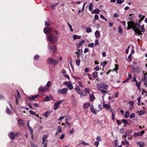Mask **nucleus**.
Returning <instances> with one entry per match:
<instances>
[{
    "instance_id": "obj_1",
    "label": "nucleus",
    "mask_w": 147,
    "mask_h": 147,
    "mask_svg": "<svg viewBox=\"0 0 147 147\" xmlns=\"http://www.w3.org/2000/svg\"><path fill=\"white\" fill-rule=\"evenodd\" d=\"M127 30L132 29L133 30H135V28L136 27L138 28L140 27V22H138L136 23L132 21L128 22Z\"/></svg>"
},
{
    "instance_id": "obj_2",
    "label": "nucleus",
    "mask_w": 147,
    "mask_h": 147,
    "mask_svg": "<svg viewBox=\"0 0 147 147\" xmlns=\"http://www.w3.org/2000/svg\"><path fill=\"white\" fill-rule=\"evenodd\" d=\"M46 38L47 40L52 44L57 43L58 40V37L57 36L51 34H49L47 35Z\"/></svg>"
},
{
    "instance_id": "obj_3",
    "label": "nucleus",
    "mask_w": 147,
    "mask_h": 147,
    "mask_svg": "<svg viewBox=\"0 0 147 147\" xmlns=\"http://www.w3.org/2000/svg\"><path fill=\"white\" fill-rule=\"evenodd\" d=\"M47 62L53 66L57 65L59 62V60L57 59H54L51 57H49L47 59Z\"/></svg>"
},
{
    "instance_id": "obj_4",
    "label": "nucleus",
    "mask_w": 147,
    "mask_h": 147,
    "mask_svg": "<svg viewBox=\"0 0 147 147\" xmlns=\"http://www.w3.org/2000/svg\"><path fill=\"white\" fill-rule=\"evenodd\" d=\"M48 49L50 53H53V54L57 52L56 47L50 44H48Z\"/></svg>"
},
{
    "instance_id": "obj_5",
    "label": "nucleus",
    "mask_w": 147,
    "mask_h": 147,
    "mask_svg": "<svg viewBox=\"0 0 147 147\" xmlns=\"http://www.w3.org/2000/svg\"><path fill=\"white\" fill-rule=\"evenodd\" d=\"M108 86L106 85L103 83L97 84V88L98 89L101 88L107 89L108 88Z\"/></svg>"
},
{
    "instance_id": "obj_6",
    "label": "nucleus",
    "mask_w": 147,
    "mask_h": 147,
    "mask_svg": "<svg viewBox=\"0 0 147 147\" xmlns=\"http://www.w3.org/2000/svg\"><path fill=\"white\" fill-rule=\"evenodd\" d=\"M18 134L19 133H17L15 134L14 132H12L8 134V136L11 140H13L15 138L16 136L18 135Z\"/></svg>"
},
{
    "instance_id": "obj_7",
    "label": "nucleus",
    "mask_w": 147,
    "mask_h": 147,
    "mask_svg": "<svg viewBox=\"0 0 147 147\" xmlns=\"http://www.w3.org/2000/svg\"><path fill=\"white\" fill-rule=\"evenodd\" d=\"M68 91L67 89L64 88L61 90L59 89H58L57 91V92L58 93H61L62 94H66Z\"/></svg>"
},
{
    "instance_id": "obj_8",
    "label": "nucleus",
    "mask_w": 147,
    "mask_h": 147,
    "mask_svg": "<svg viewBox=\"0 0 147 147\" xmlns=\"http://www.w3.org/2000/svg\"><path fill=\"white\" fill-rule=\"evenodd\" d=\"M62 101H63V100H60L59 101H56L54 105V110H56L59 107L60 104L62 102Z\"/></svg>"
},
{
    "instance_id": "obj_9",
    "label": "nucleus",
    "mask_w": 147,
    "mask_h": 147,
    "mask_svg": "<svg viewBox=\"0 0 147 147\" xmlns=\"http://www.w3.org/2000/svg\"><path fill=\"white\" fill-rule=\"evenodd\" d=\"M136 27L135 28V30H134L135 32L134 34L136 36H139L140 35H142L141 31Z\"/></svg>"
},
{
    "instance_id": "obj_10",
    "label": "nucleus",
    "mask_w": 147,
    "mask_h": 147,
    "mask_svg": "<svg viewBox=\"0 0 147 147\" xmlns=\"http://www.w3.org/2000/svg\"><path fill=\"white\" fill-rule=\"evenodd\" d=\"M144 133V131L143 130L141 131L140 132H138L134 133L133 134L134 137L136 138L138 136H142Z\"/></svg>"
},
{
    "instance_id": "obj_11",
    "label": "nucleus",
    "mask_w": 147,
    "mask_h": 147,
    "mask_svg": "<svg viewBox=\"0 0 147 147\" xmlns=\"http://www.w3.org/2000/svg\"><path fill=\"white\" fill-rule=\"evenodd\" d=\"M53 30L49 27H45L44 29V32L45 34H48L50 33Z\"/></svg>"
},
{
    "instance_id": "obj_12",
    "label": "nucleus",
    "mask_w": 147,
    "mask_h": 147,
    "mask_svg": "<svg viewBox=\"0 0 147 147\" xmlns=\"http://www.w3.org/2000/svg\"><path fill=\"white\" fill-rule=\"evenodd\" d=\"M90 108L91 111L93 113L95 114H96L97 111H98L96 109L94 108L93 105L92 104H90Z\"/></svg>"
},
{
    "instance_id": "obj_13",
    "label": "nucleus",
    "mask_w": 147,
    "mask_h": 147,
    "mask_svg": "<svg viewBox=\"0 0 147 147\" xmlns=\"http://www.w3.org/2000/svg\"><path fill=\"white\" fill-rule=\"evenodd\" d=\"M64 84L66 85L69 88V89L71 90L73 88V85L71 82H65Z\"/></svg>"
},
{
    "instance_id": "obj_14",
    "label": "nucleus",
    "mask_w": 147,
    "mask_h": 147,
    "mask_svg": "<svg viewBox=\"0 0 147 147\" xmlns=\"http://www.w3.org/2000/svg\"><path fill=\"white\" fill-rule=\"evenodd\" d=\"M41 96V95L40 94H38L35 95L31 97H29L28 99L30 100H34L35 98L40 97Z\"/></svg>"
},
{
    "instance_id": "obj_15",
    "label": "nucleus",
    "mask_w": 147,
    "mask_h": 147,
    "mask_svg": "<svg viewBox=\"0 0 147 147\" xmlns=\"http://www.w3.org/2000/svg\"><path fill=\"white\" fill-rule=\"evenodd\" d=\"M96 38H99L100 37V34L99 31L98 30H96L94 33Z\"/></svg>"
},
{
    "instance_id": "obj_16",
    "label": "nucleus",
    "mask_w": 147,
    "mask_h": 147,
    "mask_svg": "<svg viewBox=\"0 0 147 147\" xmlns=\"http://www.w3.org/2000/svg\"><path fill=\"white\" fill-rule=\"evenodd\" d=\"M47 135L45 134L44 135L43 137L42 138V144H43L44 143H45V142L46 139H47Z\"/></svg>"
},
{
    "instance_id": "obj_17",
    "label": "nucleus",
    "mask_w": 147,
    "mask_h": 147,
    "mask_svg": "<svg viewBox=\"0 0 147 147\" xmlns=\"http://www.w3.org/2000/svg\"><path fill=\"white\" fill-rule=\"evenodd\" d=\"M137 144L140 146V147H144L145 146L144 142H138Z\"/></svg>"
},
{
    "instance_id": "obj_18",
    "label": "nucleus",
    "mask_w": 147,
    "mask_h": 147,
    "mask_svg": "<svg viewBox=\"0 0 147 147\" xmlns=\"http://www.w3.org/2000/svg\"><path fill=\"white\" fill-rule=\"evenodd\" d=\"M90 105V104L89 102L86 103H84L83 105V107L84 109H87L88 108Z\"/></svg>"
},
{
    "instance_id": "obj_19",
    "label": "nucleus",
    "mask_w": 147,
    "mask_h": 147,
    "mask_svg": "<svg viewBox=\"0 0 147 147\" xmlns=\"http://www.w3.org/2000/svg\"><path fill=\"white\" fill-rule=\"evenodd\" d=\"M100 11V10L98 9H96L93 10L92 11V14H99V11Z\"/></svg>"
},
{
    "instance_id": "obj_20",
    "label": "nucleus",
    "mask_w": 147,
    "mask_h": 147,
    "mask_svg": "<svg viewBox=\"0 0 147 147\" xmlns=\"http://www.w3.org/2000/svg\"><path fill=\"white\" fill-rule=\"evenodd\" d=\"M73 38L74 40L79 39H80L81 37L80 36H78L76 35H74L73 36Z\"/></svg>"
},
{
    "instance_id": "obj_21",
    "label": "nucleus",
    "mask_w": 147,
    "mask_h": 147,
    "mask_svg": "<svg viewBox=\"0 0 147 147\" xmlns=\"http://www.w3.org/2000/svg\"><path fill=\"white\" fill-rule=\"evenodd\" d=\"M45 89H46V87H45L44 88L43 86H41L38 89V91L39 92H43L45 91Z\"/></svg>"
},
{
    "instance_id": "obj_22",
    "label": "nucleus",
    "mask_w": 147,
    "mask_h": 147,
    "mask_svg": "<svg viewBox=\"0 0 147 147\" xmlns=\"http://www.w3.org/2000/svg\"><path fill=\"white\" fill-rule=\"evenodd\" d=\"M138 17L140 18V19L139 20L140 21H139L138 22H140V21H142L144 20L145 18V16H142V14H139L138 15Z\"/></svg>"
},
{
    "instance_id": "obj_23",
    "label": "nucleus",
    "mask_w": 147,
    "mask_h": 147,
    "mask_svg": "<svg viewBox=\"0 0 147 147\" xmlns=\"http://www.w3.org/2000/svg\"><path fill=\"white\" fill-rule=\"evenodd\" d=\"M103 107H105V109H109L111 107L110 105L107 104H105V103H103Z\"/></svg>"
},
{
    "instance_id": "obj_24",
    "label": "nucleus",
    "mask_w": 147,
    "mask_h": 147,
    "mask_svg": "<svg viewBox=\"0 0 147 147\" xmlns=\"http://www.w3.org/2000/svg\"><path fill=\"white\" fill-rule=\"evenodd\" d=\"M98 76V72L95 71L92 73V76L95 78H96Z\"/></svg>"
},
{
    "instance_id": "obj_25",
    "label": "nucleus",
    "mask_w": 147,
    "mask_h": 147,
    "mask_svg": "<svg viewBox=\"0 0 147 147\" xmlns=\"http://www.w3.org/2000/svg\"><path fill=\"white\" fill-rule=\"evenodd\" d=\"M57 133L62 132V128L60 126H58L57 128Z\"/></svg>"
},
{
    "instance_id": "obj_26",
    "label": "nucleus",
    "mask_w": 147,
    "mask_h": 147,
    "mask_svg": "<svg viewBox=\"0 0 147 147\" xmlns=\"http://www.w3.org/2000/svg\"><path fill=\"white\" fill-rule=\"evenodd\" d=\"M83 90H80L79 92H78V94L80 95L81 97H82L83 96H86V94H84L83 93Z\"/></svg>"
},
{
    "instance_id": "obj_27",
    "label": "nucleus",
    "mask_w": 147,
    "mask_h": 147,
    "mask_svg": "<svg viewBox=\"0 0 147 147\" xmlns=\"http://www.w3.org/2000/svg\"><path fill=\"white\" fill-rule=\"evenodd\" d=\"M93 4L92 3H90L88 6V9L89 10L91 11L93 9Z\"/></svg>"
},
{
    "instance_id": "obj_28",
    "label": "nucleus",
    "mask_w": 147,
    "mask_h": 147,
    "mask_svg": "<svg viewBox=\"0 0 147 147\" xmlns=\"http://www.w3.org/2000/svg\"><path fill=\"white\" fill-rule=\"evenodd\" d=\"M50 112L49 111H47L46 112V113H45L44 114V115L45 117H47L48 116L50 115Z\"/></svg>"
},
{
    "instance_id": "obj_29",
    "label": "nucleus",
    "mask_w": 147,
    "mask_h": 147,
    "mask_svg": "<svg viewBox=\"0 0 147 147\" xmlns=\"http://www.w3.org/2000/svg\"><path fill=\"white\" fill-rule=\"evenodd\" d=\"M18 122L21 125H24V122L21 119H19L18 121Z\"/></svg>"
},
{
    "instance_id": "obj_30",
    "label": "nucleus",
    "mask_w": 147,
    "mask_h": 147,
    "mask_svg": "<svg viewBox=\"0 0 147 147\" xmlns=\"http://www.w3.org/2000/svg\"><path fill=\"white\" fill-rule=\"evenodd\" d=\"M129 115V111H127L125 113V118H127Z\"/></svg>"
},
{
    "instance_id": "obj_31",
    "label": "nucleus",
    "mask_w": 147,
    "mask_h": 147,
    "mask_svg": "<svg viewBox=\"0 0 147 147\" xmlns=\"http://www.w3.org/2000/svg\"><path fill=\"white\" fill-rule=\"evenodd\" d=\"M116 112L115 111H114L113 112L112 114V119L113 120H115V114Z\"/></svg>"
},
{
    "instance_id": "obj_32",
    "label": "nucleus",
    "mask_w": 147,
    "mask_h": 147,
    "mask_svg": "<svg viewBox=\"0 0 147 147\" xmlns=\"http://www.w3.org/2000/svg\"><path fill=\"white\" fill-rule=\"evenodd\" d=\"M145 111L144 110H141L139 112L138 115H144L145 113Z\"/></svg>"
},
{
    "instance_id": "obj_33",
    "label": "nucleus",
    "mask_w": 147,
    "mask_h": 147,
    "mask_svg": "<svg viewBox=\"0 0 147 147\" xmlns=\"http://www.w3.org/2000/svg\"><path fill=\"white\" fill-rule=\"evenodd\" d=\"M6 111L8 115H10L11 114V111L7 107H6Z\"/></svg>"
},
{
    "instance_id": "obj_34",
    "label": "nucleus",
    "mask_w": 147,
    "mask_h": 147,
    "mask_svg": "<svg viewBox=\"0 0 147 147\" xmlns=\"http://www.w3.org/2000/svg\"><path fill=\"white\" fill-rule=\"evenodd\" d=\"M121 144H125L127 145H129L128 141H126V140L122 141L121 142Z\"/></svg>"
},
{
    "instance_id": "obj_35",
    "label": "nucleus",
    "mask_w": 147,
    "mask_h": 147,
    "mask_svg": "<svg viewBox=\"0 0 147 147\" xmlns=\"http://www.w3.org/2000/svg\"><path fill=\"white\" fill-rule=\"evenodd\" d=\"M140 28L142 32H144L145 31V29L144 28V24L141 26Z\"/></svg>"
},
{
    "instance_id": "obj_36",
    "label": "nucleus",
    "mask_w": 147,
    "mask_h": 147,
    "mask_svg": "<svg viewBox=\"0 0 147 147\" xmlns=\"http://www.w3.org/2000/svg\"><path fill=\"white\" fill-rule=\"evenodd\" d=\"M80 60L79 59H78L76 60V65H77L78 66H79L80 63Z\"/></svg>"
},
{
    "instance_id": "obj_37",
    "label": "nucleus",
    "mask_w": 147,
    "mask_h": 147,
    "mask_svg": "<svg viewBox=\"0 0 147 147\" xmlns=\"http://www.w3.org/2000/svg\"><path fill=\"white\" fill-rule=\"evenodd\" d=\"M39 58V55H36L34 56V59L35 60H37Z\"/></svg>"
},
{
    "instance_id": "obj_38",
    "label": "nucleus",
    "mask_w": 147,
    "mask_h": 147,
    "mask_svg": "<svg viewBox=\"0 0 147 147\" xmlns=\"http://www.w3.org/2000/svg\"><path fill=\"white\" fill-rule=\"evenodd\" d=\"M90 100H93L95 99V97L93 94H92L90 96Z\"/></svg>"
},
{
    "instance_id": "obj_39",
    "label": "nucleus",
    "mask_w": 147,
    "mask_h": 147,
    "mask_svg": "<svg viewBox=\"0 0 147 147\" xmlns=\"http://www.w3.org/2000/svg\"><path fill=\"white\" fill-rule=\"evenodd\" d=\"M50 100V97L49 96H46L45 99V100L44 101H48Z\"/></svg>"
},
{
    "instance_id": "obj_40",
    "label": "nucleus",
    "mask_w": 147,
    "mask_h": 147,
    "mask_svg": "<svg viewBox=\"0 0 147 147\" xmlns=\"http://www.w3.org/2000/svg\"><path fill=\"white\" fill-rule=\"evenodd\" d=\"M67 24L70 30H71V31L72 32H73V29L72 28V26H71V24H70L68 22L67 23Z\"/></svg>"
},
{
    "instance_id": "obj_41",
    "label": "nucleus",
    "mask_w": 147,
    "mask_h": 147,
    "mask_svg": "<svg viewBox=\"0 0 147 147\" xmlns=\"http://www.w3.org/2000/svg\"><path fill=\"white\" fill-rule=\"evenodd\" d=\"M123 30L121 29L120 26H119L118 28V32L120 33H121L122 32Z\"/></svg>"
},
{
    "instance_id": "obj_42",
    "label": "nucleus",
    "mask_w": 147,
    "mask_h": 147,
    "mask_svg": "<svg viewBox=\"0 0 147 147\" xmlns=\"http://www.w3.org/2000/svg\"><path fill=\"white\" fill-rule=\"evenodd\" d=\"M86 32L87 33H89L92 32V29L90 28H88L86 30Z\"/></svg>"
},
{
    "instance_id": "obj_43",
    "label": "nucleus",
    "mask_w": 147,
    "mask_h": 147,
    "mask_svg": "<svg viewBox=\"0 0 147 147\" xmlns=\"http://www.w3.org/2000/svg\"><path fill=\"white\" fill-rule=\"evenodd\" d=\"M51 85V82L50 81H49L46 84V87H49Z\"/></svg>"
},
{
    "instance_id": "obj_44",
    "label": "nucleus",
    "mask_w": 147,
    "mask_h": 147,
    "mask_svg": "<svg viewBox=\"0 0 147 147\" xmlns=\"http://www.w3.org/2000/svg\"><path fill=\"white\" fill-rule=\"evenodd\" d=\"M81 143H82V144H83L84 145H86V146H87L88 145V143H87L86 142L84 141H82L81 142V143H80L79 144V145H80Z\"/></svg>"
},
{
    "instance_id": "obj_45",
    "label": "nucleus",
    "mask_w": 147,
    "mask_h": 147,
    "mask_svg": "<svg viewBox=\"0 0 147 147\" xmlns=\"http://www.w3.org/2000/svg\"><path fill=\"white\" fill-rule=\"evenodd\" d=\"M28 128L29 129V130L30 131V134H33V129L32 127H28Z\"/></svg>"
},
{
    "instance_id": "obj_46",
    "label": "nucleus",
    "mask_w": 147,
    "mask_h": 147,
    "mask_svg": "<svg viewBox=\"0 0 147 147\" xmlns=\"http://www.w3.org/2000/svg\"><path fill=\"white\" fill-rule=\"evenodd\" d=\"M141 84V82H139L138 83L137 82H136V85L138 87V88H140V85Z\"/></svg>"
},
{
    "instance_id": "obj_47",
    "label": "nucleus",
    "mask_w": 147,
    "mask_h": 147,
    "mask_svg": "<svg viewBox=\"0 0 147 147\" xmlns=\"http://www.w3.org/2000/svg\"><path fill=\"white\" fill-rule=\"evenodd\" d=\"M135 117V114L134 113H132L129 116V118L130 119L133 118Z\"/></svg>"
},
{
    "instance_id": "obj_48",
    "label": "nucleus",
    "mask_w": 147,
    "mask_h": 147,
    "mask_svg": "<svg viewBox=\"0 0 147 147\" xmlns=\"http://www.w3.org/2000/svg\"><path fill=\"white\" fill-rule=\"evenodd\" d=\"M85 41L84 40H82L78 44L80 46L82 45L84 42Z\"/></svg>"
},
{
    "instance_id": "obj_49",
    "label": "nucleus",
    "mask_w": 147,
    "mask_h": 147,
    "mask_svg": "<svg viewBox=\"0 0 147 147\" xmlns=\"http://www.w3.org/2000/svg\"><path fill=\"white\" fill-rule=\"evenodd\" d=\"M78 83L79 84L80 86L81 87H84V85L81 81H79L78 82Z\"/></svg>"
},
{
    "instance_id": "obj_50",
    "label": "nucleus",
    "mask_w": 147,
    "mask_h": 147,
    "mask_svg": "<svg viewBox=\"0 0 147 147\" xmlns=\"http://www.w3.org/2000/svg\"><path fill=\"white\" fill-rule=\"evenodd\" d=\"M96 140L98 142H100L102 140L101 137L99 136H98L97 137Z\"/></svg>"
},
{
    "instance_id": "obj_51",
    "label": "nucleus",
    "mask_w": 147,
    "mask_h": 147,
    "mask_svg": "<svg viewBox=\"0 0 147 147\" xmlns=\"http://www.w3.org/2000/svg\"><path fill=\"white\" fill-rule=\"evenodd\" d=\"M58 3H55L52 4L51 5V9H53L55 7L56 5H57L58 4Z\"/></svg>"
},
{
    "instance_id": "obj_52",
    "label": "nucleus",
    "mask_w": 147,
    "mask_h": 147,
    "mask_svg": "<svg viewBox=\"0 0 147 147\" xmlns=\"http://www.w3.org/2000/svg\"><path fill=\"white\" fill-rule=\"evenodd\" d=\"M74 132V129L73 128H72L69 131V134H72Z\"/></svg>"
},
{
    "instance_id": "obj_53",
    "label": "nucleus",
    "mask_w": 147,
    "mask_h": 147,
    "mask_svg": "<svg viewBox=\"0 0 147 147\" xmlns=\"http://www.w3.org/2000/svg\"><path fill=\"white\" fill-rule=\"evenodd\" d=\"M133 131L132 130H130L128 131H127L125 133V135H127V134H128L129 133H131L133 132Z\"/></svg>"
},
{
    "instance_id": "obj_54",
    "label": "nucleus",
    "mask_w": 147,
    "mask_h": 147,
    "mask_svg": "<svg viewBox=\"0 0 147 147\" xmlns=\"http://www.w3.org/2000/svg\"><path fill=\"white\" fill-rule=\"evenodd\" d=\"M94 45V43H91L88 45V46L90 47L91 48L93 47Z\"/></svg>"
},
{
    "instance_id": "obj_55",
    "label": "nucleus",
    "mask_w": 147,
    "mask_h": 147,
    "mask_svg": "<svg viewBox=\"0 0 147 147\" xmlns=\"http://www.w3.org/2000/svg\"><path fill=\"white\" fill-rule=\"evenodd\" d=\"M107 63V62H102L100 64L103 66V67Z\"/></svg>"
},
{
    "instance_id": "obj_56",
    "label": "nucleus",
    "mask_w": 147,
    "mask_h": 147,
    "mask_svg": "<svg viewBox=\"0 0 147 147\" xmlns=\"http://www.w3.org/2000/svg\"><path fill=\"white\" fill-rule=\"evenodd\" d=\"M122 122L125 124H127V120L124 119L122 120Z\"/></svg>"
},
{
    "instance_id": "obj_57",
    "label": "nucleus",
    "mask_w": 147,
    "mask_h": 147,
    "mask_svg": "<svg viewBox=\"0 0 147 147\" xmlns=\"http://www.w3.org/2000/svg\"><path fill=\"white\" fill-rule=\"evenodd\" d=\"M85 91L86 93L88 94H89L90 93L89 90L88 89L85 88Z\"/></svg>"
},
{
    "instance_id": "obj_58",
    "label": "nucleus",
    "mask_w": 147,
    "mask_h": 147,
    "mask_svg": "<svg viewBox=\"0 0 147 147\" xmlns=\"http://www.w3.org/2000/svg\"><path fill=\"white\" fill-rule=\"evenodd\" d=\"M99 45V42L98 40H95V43L94 44V45L96 46Z\"/></svg>"
},
{
    "instance_id": "obj_59",
    "label": "nucleus",
    "mask_w": 147,
    "mask_h": 147,
    "mask_svg": "<svg viewBox=\"0 0 147 147\" xmlns=\"http://www.w3.org/2000/svg\"><path fill=\"white\" fill-rule=\"evenodd\" d=\"M94 19L97 20L98 19V16L96 14L94 17Z\"/></svg>"
},
{
    "instance_id": "obj_60",
    "label": "nucleus",
    "mask_w": 147,
    "mask_h": 147,
    "mask_svg": "<svg viewBox=\"0 0 147 147\" xmlns=\"http://www.w3.org/2000/svg\"><path fill=\"white\" fill-rule=\"evenodd\" d=\"M131 78V74L130 73H128L127 78L129 80Z\"/></svg>"
},
{
    "instance_id": "obj_61",
    "label": "nucleus",
    "mask_w": 147,
    "mask_h": 147,
    "mask_svg": "<svg viewBox=\"0 0 147 147\" xmlns=\"http://www.w3.org/2000/svg\"><path fill=\"white\" fill-rule=\"evenodd\" d=\"M94 69L96 71H98L99 70V67L98 66H96Z\"/></svg>"
},
{
    "instance_id": "obj_62",
    "label": "nucleus",
    "mask_w": 147,
    "mask_h": 147,
    "mask_svg": "<svg viewBox=\"0 0 147 147\" xmlns=\"http://www.w3.org/2000/svg\"><path fill=\"white\" fill-rule=\"evenodd\" d=\"M75 89L78 92H78H79L80 90V88L78 87L76 88Z\"/></svg>"
},
{
    "instance_id": "obj_63",
    "label": "nucleus",
    "mask_w": 147,
    "mask_h": 147,
    "mask_svg": "<svg viewBox=\"0 0 147 147\" xmlns=\"http://www.w3.org/2000/svg\"><path fill=\"white\" fill-rule=\"evenodd\" d=\"M128 103L131 106H134V102L133 101H131L129 102Z\"/></svg>"
},
{
    "instance_id": "obj_64",
    "label": "nucleus",
    "mask_w": 147,
    "mask_h": 147,
    "mask_svg": "<svg viewBox=\"0 0 147 147\" xmlns=\"http://www.w3.org/2000/svg\"><path fill=\"white\" fill-rule=\"evenodd\" d=\"M65 136V135L64 134H63L60 137V139L61 140L63 139L64 138Z\"/></svg>"
}]
</instances>
